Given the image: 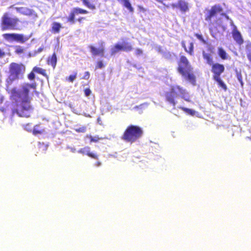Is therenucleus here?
Returning <instances> with one entry per match:
<instances>
[{"instance_id": "29", "label": "nucleus", "mask_w": 251, "mask_h": 251, "mask_svg": "<svg viewBox=\"0 0 251 251\" xmlns=\"http://www.w3.org/2000/svg\"><path fill=\"white\" fill-rule=\"evenodd\" d=\"M236 77L238 80L240 82L242 86L243 85V82L242 79V75L241 72L236 71Z\"/></svg>"}, {"instance_id": "6", "label": "nucleus", "mask_w": 251, "mask_h": 251, "mask_svg": "<svg viewBox=\"0 0 251 251\" xmlns=\"http://www.w3.org/2000/svg\"><path fill=\"white\" fill-rule=\"evenodd\" d=\"M19 23L20 21L18 18L12 17L9 13L5 12L1 18V30H19Z\"/></svg>"}, {"instance_id": "22", "label": "nucleus", "mask_w": 251, "mask_h": 251, "mask_svg": "<svg viewBox=\"0 0 251 251\" xmlns=\"http://www.w3.org/2000/svg\"><path fill=\"white\" fill-rule=\"evenodd\" d=\"M218 54L219 57L223 60H226L228 58V54L222 47L218 49Z\"/></svg>"}, {"instance_id": "13", "label": "nucleus", "mask_w": 251, "mask_h": 251, "mask_svg": "<svg viewBox=\"0 0 251 251\" xmlns=\"http://www.w3.org/2000/svg\"><path fill=\"white\" fill-rule=\"evenodd\" d=\"M89 48L90 49V51L93 56H95L99 55L100 56H103L105 51L104 42H101L99 43V48H97L92 45L89 46Z\"/></svg>"}, {"instance_id": "18", "label": "nucleus", "mask_w": 251, "mask_h": 251, "mask_svg": "<svg viewBox=\"0 0 251 251\" xmlns=\"http://www.w3.org/2000/svg\"><path fill=\"white\" fill-rule=\"evenodd\" d=\"M62 28V27L60 23L58 22H53L51 25L50 31L52 33H59Z\"/></svg>"}, {"instance_id": "7", "label": "nucleus", "mask_w": 251, "mask_h": 251, "mask_svg": "<svg viewBox=\"0 0 251 251\" xmlns=\"http://www.w3.org/2000/svg\"><path fill=\"white\" fill-rule=\"evenodd\" d=\"M25 72V67L23 63L12 62L9 66L8 78L11 82L15 80L22 78Z\"/></svg>"}, {"instance_id": "11", "label": "nucleus", "mask_w": 251, "mask_h": 251, "mask_svg": "<svg viewBox=\"0 0 251 251\" xmlns=\"http://www.w3.org/2000/svg\"><path fill=\"white\" fill-rule=\"evenodd\" d=\"M133 50L132 46L128 42H124L122 45L115 44L111 49L110 54L114 55L120 51H130Z\"/></svg>"}, {"instance_id": "37", "label": "nucleus", "mask_w": 251, "mask_h": 251, "mask_svg": "<svg viewBox=\"0 0 251 251\" xmlns=\"http://www.w3.org/2000/svg\"><path fill=\"white\" fill-rule=\"evenodd\" d=\"M247 57L251 62V50H249L247 54Z\"/></svg>"}, {"instance_id": "8", "label": "nucleus", "mask_w": 251, "mask_h": 251, "mask_svg": "<svg viewBox=\"0 0 251 251\" xmlns=\"http://www.w3.org/2000/svg\"><path fill=\"white\" fill-rule=\"evenodd\" d=\"M210 66H211V71L213 73V79L217 83L219 87L224 91H226L227 86L221 78V75L225 70L224 65L219 63H213Z\"/></svg>"}, {"instance_id": "35", "label": "nucleus", "mask_w": 251, "mask_h": 251, "mask_svg": "<svg viewBox=\"0 0 251 251\" xmlns=\"http://www.w3.org/2000/svg\"><path fill=\"white\" fill-rule=\"evenodd\" d=\"M90 77V73L89 72H85L84 75L83 76L82 78L84 79L88 80Z\"/></svg>"}, {"instance_id": "26", "label": "nucleus", "mask_w": 251, "mask_h": 251, "mask_svg": "<svg viewBox=\"0 0 251 251\" xmlns=\"http://www.w3.org/2000/svg\"><path fill=\"white\" fill-rule=\"evenodd\" d=\"M194 36L203 44H206L207 43V41L204 39L201 34L195 33Z\"/></svg>"}, {"instance_id": "14", "label": "nucleus", "mask_w": 251, "mask_h": 251, "mask_svg": "<svg viewBox=\"0 0 251 251\" xmlns=\"http://www.w3.org/2000/svg\"><path fill=\"white\" fill-rule=\"evenodd\" d=\"M171 6L173 8H178L183 13L188 11L189 9L188 2L183 0H178L176 3H172Z\"/></svg>"}, {"instance_id": "21", "label": "nucleus", "mask_w": 251, "mask_h": 251, "mask_svg": "<svg viewBox=\"0 0 251 251\" xmlns=\"http://www.w3.org/2000/svg\"><path fill=\"white\" fill-rule=\"evenodd\" d=\"M119 2L122 3L124 7L126 8L130 12L132 13L134 11L129 0H117Z\"/></svg>"}, {"instance_id": "4", "label": "nucleus", "mask_w": 251, "mask_h": 251, "mask_svg": "<svg viewBox=\"0 0 251 251\" xmlns=\"http://www.w3.org/2000/svg\"><path fill=\"white\" fill-rule=\"evenodd\" d=\"M177 71L186 81L195 85L196 77L193 72V68L187 57L184 55L180 57L177 62Z\"/></svg>"}, {"instance_id": "41", "label": "nucleus", "mask_w": 251, "mask_h": 251, "mask_svg": "<svg viewBox=\"0 0 251 251\" xmlns=\"http://www.w3.org/2000/svg\"><path fill=\"white\" fill-rule=\"evenodd\" d=\"M98 140H99V139H95L93 137H91L90 139V141L93 142H97L98 141Z\"/></svg>"}, {"instance_id": "33", "label": "nucleus", "mask_w": 251, "mask_h": 251, "mask_svg": "<svg viewBox=\"0 0 251 251\" xmlns=\"http://www.w3.org/2000/svg\"><path fill=\"white\" fill-rule=\"evenodd\" d=\"M163 56L165 59L170 60L172 59V54L170 52L165 53L164 54Z\"/></svg>"}, {"instance_id": "36", "label": "nucleus", "mask_w": 251, "mask_h": 251, "mask_svg": "<svg viewBox=\"0 0 251 251\" xmlns=\"http://www.w3.org/2000/svg\"><path fill=\"white\" fill-rule=\"evenodd\" d=\"M135 53L136 55L139 56L143 53V51L140 49H137L135 50Z\"/></svg>"}, {"instance_id": "12", "label": "nucleus", "mask_w": 251, "mask_h": 251, "mask_svg": "<svg viewBox=\"0 0 251 251\" xmlns=\"http://www.w3.org/2000/svg\"><path fill=\"white\" fill-rule=\"evenodd\" d=\"M214 53V48L211 45L207 46L206 50H202V54L203 58L208 65H210L214 63L213 55Z\"/></svg>"}, {"instance_id": "28", "label": "nucleus", "mask_w": 251, "mask_h": 251, "mask_svg": "<svg viewBox=\"0 0 251 251\" xmlns=\"http://www.w3.org/2000/svg\"><path fill=\"white\" fill-rule=\"evenodd\" d=\"M76 76L77 73H75L73 75H70L68 77H66V80L70 82H73L76 78Z\"/></svg>"}, {"instance_id": "38", "label": "nucleus", "mask_w": 251, "mask_h": 251, "mask_svg": "<svg viewBox=\"0 0 251 251\" xmlns=\"http://www.w3.org/2000/svg\"><path fill=\"white\" fill-rule=\"evenodd\" d=\"M75 130L78 132H83L85 131V127H80L78 129H76Z\"/></svg>"}, {"instance_id": "25", "label": "nucleus", "mask_w": 251, "mask_h": 251, "mask_svg": "<svg viewBox=\"0 0 251 251\" xmlns=\"http://www.w3.org/2000/svg\"><path fill=\"white\" fill-rule=\"evenodd\" d=\"M24 49L20 46H16L15 47V53L17 54H21L24 52Z\"/></svg>"}, {"instance_id": "44", "label": "nucleus", "mask_w": 251, "mask_h": 251, "mask_svg": "<svg viewBox=\"0 0 251 251\" xmlns=\"http://www.w3.org/2000/svg\"><path fill=\"white\" fill-rule=\"evenodd\" d=\"M166 7L168 8L169 7V5H165Z\"/></svg>"}, {"instance_id": "43", "label": "nucleus", "mask_w": 251, "mask_h": 251, "mask_svg": "<svg viewBox=\"0 0 251 251\" xmlns=\"http://www.w3.org/2000/svg\"><path fill=\"white\" fill-rule=\"evenodd\" d=\"M42 50H43V49H42V48H39V49H38V52H41V51H42Z\"/></svg>"}, {"instance_id": "2", "label": "nucleus", "mask_w": 251, "mask_h": 251, "mask_svg": "<svg viewBox=\"0 0 251 251\" xmlns=\"http://www.w3.org/2000/svg\"><path fill=\"white\" fill-rule=\"evenodd\" d=\"M218 13L221 17H225L227 20H229V16L226 13L223 12V8L220 4H215L211 6L210 9L207 10V13L204 16L205 20L208 23L210 34L214 38H217L221 34L218 27L225 29L222 18L217 17Z\"/></svg>"}, {"instance_id": "1", "label": "nucleus", "mask_w": 251, "mask_h": 251, "mask_svg": "<svg viewBox=\"0 0 251 251\" xmlns=\"http://www.w3.org/2000/svg\"><path fill=\"white\" fill-rule=\"evenodd\" d=\"M37 85L36 83H25L21 86V89L14 87L10 93V99L16 104L17 108L12 110V115L17 114L19 117L28 118L30 116L32 110L30 105L31 98L29 96L30 89L35 90Z\"/></svg>"}, {"instance_id": "24", "label": "nucleus", "mask_w": 251, "mask_h": 251, "mask_svg": "<svg viewBox=\"0 0 251 251\" xmlns=\"http://www.w3.org/2000/svg\"><path fill=\"white\" fill-rule=\"evenodd\" d=\"M179 108L191 116L195 115L196 113L195 110L184 107L180 106Z\"/></svg>"}, {"instance_id": "40", "label": "nucleus", "mask_w": 251, "mask_h": 251, "mask_svg": "<svg viewBox=\"0 0 251 251\" xmlns=\"http://www.w3.org/2000/svg\"><path fill=\"white\" fill-rule=\"evenodd\" d=\"M5 55L4 52L2 49H0V57H3Z\"/></svg>"}, {"instance_id": "20", "label": "nucleus", "mask_w": 251, "mask_h": 251, "mask_svg": "<svg viewBox=\"0 0 251 251\" xmlns=\"http://www.w3.org/2000/svg\"><path fill=\"white\" fill-rule=\"evenodd\" d=\"M181 45L184 48L186 52L191 55H193L194 54V44L192 42L190 43L188 49H187L184 41H182L181 42Z\"/></svg>"}, {"instance_id": "31", "label": "nucleus", "mask_w": 251, "mask_h": 251, "mask_svg": "<svg viewBox=\"0 0 251 251\" xmlns=\"http://www.w3.org/2000/svg\"><path fill=\"white\" fill-rule=\"evenodd\" d=\"M104 67V65L103 64L102 61L101 60H99V61H97V62L96 63L95 69H102Z\"/></svg>"}, {"instance_id": "3", "label": "nucleus", "mask_w": 251, "mask_h": 251, "mask_svg": "<svg viewBox=\"0 0 251 251\" xmlns=\"http://www.w3.org/2000/svg\"><path fill=\"white\" fill-rule=\"evenodd\" d=\"M164 95L165 100L173 106H176V99L179 98L186 101H191L190 96L187 91L177 84L171 85L169 90L165 92Z\"/></svg>"}, {"instance_id": "10", "label": "nucleus", "mask_w": 251, "mask_h": 251, "mask_svg": "<svg viewBox=\"0 0 251 251\" xmlns=\"http://www.w3.org/2000/svg\"><path fill=\"white\" fill-rule=\"evenodd\" d=\"M3 38L7 41L12 42L16 41L21 43H24L27 41L31 36H26L22 34L18 33H4L2 35Z\"/></svg>"}, {"instance_id": "16", "label": "nucleus", "mask_w": 251, "mask_h": 251, "mask_svg": "<svg viewBox=\"0 0 251 251\" xmlns=\"http://www.w3.org/2000/svg\"><path fill=\"white\" fill-rule=\"evenodd\" d=\"M78 152L83 155H87L89 157L94 159H98L99 155L95 152L90 151V148L88 146L85 147L83 148L80 149L78 151Z\"/></svg>"}, {"instance_id": "9", "label": "nucleus", "mask_w": 251, "mask_h": 251, "mask_svg": "<svg viewBox=\"0 0 251 251\" xmlns=\"http://www.w3.org/2000/svg\"><path fill=\"white\" fill-rule=\"evenodd\" d=\"M89 12L85 9L78 7H74L72 9L68 16L67 17V21L71 25L75 24L76 22H78L79 24H81L83 21L86 20V18L84 17H80L76 19V16H78L79 14H87Z\"/></svg>"}, {"instance_id": "27", "label": "nucleus", "mask_w": 251, "mask_h": 251, "mask_svg": "<svg viewBox=\"0 0 251 251\" xmlns=\"http://www.w3.org/2000/svg\"><path fill=\"white\" fill-rule=\"evenodd\" d=\"M38 125H36L33 129V134L34 135H37V134H42L44 132V130L43 129H39L38 128Z\"/></svg>"}, {"instance_id": "23", "label": "nucleus", "mask_w": 251, "mask_h": 251, "mask_svg": "<svg viewBox=\"0 0 251 251\" xmlns=\"http://www.w3.org/2000/svg\"><path fill=\"white\" fill-rule=\"evenodd\" d=\"M82 3L87 8L91 10L96 9V6L94 4L91 3L89 0H81Z\"/></svg>"}, {"instance_id": "30", "label": "nucleus", "mask_w": 251, "mask_h": 251, "mask_svg": "<svg viewBox=\"0 0 251 251\" xmlns=\"http://www.w3.org/2000/svg\"><path fill=\"white\" fill-rule=\"evenodd\" d=\"M24 14L27 16H32L34 15L35 12L34 10L30 9H26L25 11L24 12Z\"/></svg>"}, {"instance_id": "32", "label": "nucleus", "mask_w": 251, "mask_h": 251, "mask_svg": "<svg viewBox=\"0 0 251 251\" xmlns=\"http://www.w3.org/2000/svg\"><path fill=\"white\" fill-rule=\"evenodd\" d=\"M35 72L33 71V70L32 71L28 74L27 75V78L30 80H33L35 78V75L34 74Z\"/></svg>"}, {"instance_id": "39", "label": "nucleus", "mask_w": 251, "mask_h": 251, "mask_svg": "<svg viewBox=\"0 0 251 251\" xmlns=\"http://www.w3.org/2000/svg\"><path fill=\"white\" fill-rule=\"evenodd\" d=\"M138 7L140 11L143 12H146V9L143 7L139 5Z\"/></svg>"}, {"instance_id": "17", "label": "nucleus", "mask_w": 251, "mask_h": 251, "mask_svg": "<svg viewBox=\"0 0 251 251\" xmlns=\"http://www.w3.org/2000/svg\"><path fill=\"white\" fill-rule=\"evenodd\" d=\"M47 63L49 65L51 66L53 69L55 68L57 63V57L55 52L48 57Z\"/></svg>"}, {"instance_id": "34", "label": "nucleus", "mask_w": 251, "mask_h": 251, "mask_svg": "<svg viewBox=\"0 0 251 251\" xmlns=\"http://www.w3.org/2000/svg\"><path fill=\"white\" fill-rule=\"evenodd\" d=\"M84 92L85 95L86 97L89 96L91 93V91L90 90V89L89 88L85 89L84 90Z\"/></svg>"}, {"instance_id": "5", "label": "nucleus", "mask_w": 251, "mask_h": 251, "mask_svg": "<svg viewBox=\"0 0 251 251\" xmlns=\"http://www.w3.org/2000/svg\"><path fill=\"white\" fill-rule=\"evenodd\" d=\"M143 133L142 128L136 125H130L125 129L121 139L126 143L132 144L141 138Z\"/></svg>"}, {"instance_id": "15", "label": "nucleus", "mask_w": 251, "mask_h": 251, "mask_svg": "<svg viewBox=\"0 0 251 251\" xmlns=\"http://www.w3.org/2000/svg\"><path fill=\"white\" fill-rule=\"evenodd\" d=\"M231 34L234 40L238 45H241L244 43V41L242 36L236 26L233 28Z\"/></svg>"}, {"instance_id": "42", "label": "nucleus", "mask_w": 251, "mask_h": 251, "mask_svg": "<svg viewBox=\"0 0 251 251\" xmlns=\"http://www.w3.org/2000/svg\"><path fill=\"white\" fill-rule=\"evenodd\" d=\"M101 165V163L100 162H97L96 163V165L97 166H100Z\"/></svg>"}, {"instance_id": "19", "label": "nucleus", "mask_w": 251, "mask_h": 251, "mask_svg": "<svg viewBox=\"0 0 251 251\" xmlns=\"http://www.w3.org/2000/svg\"><path fill=\"white\" fill-rule=\"evenodd\" d=\"M32 70L35 73L40 74L45 76L47 79L49 78V75H47L46 70L45 69L37 66H35L33 68Z\"/></svg>"}]
</instances>
